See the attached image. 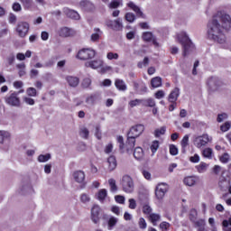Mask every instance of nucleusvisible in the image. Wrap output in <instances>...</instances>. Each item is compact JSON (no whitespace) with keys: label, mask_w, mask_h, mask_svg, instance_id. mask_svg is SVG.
<instances>
[{"label":"nucleus","mask_w":231,"mask_h":231,"mask_svg":"<svg viewBox=\"0 0 231 231\" xmlns=\"http://www.w3.org/2000/svg\"><path fill=\"white\" fill-rule=\"evenodd\" d=\"M231 17L223 12H217L208 24V37L218 44H225L226 37L224 30H230Z\"/></svg>","instance_id":"obj_1"},{"label":"nucleus","mask_w":231,"mask_h":231,"mask_svg":"<svg viewBox=\"0 0 231 231\" xmlns=\"http://www.w3.org/2000/svg\"><path fill=\"white\" fill-rule=\"evenodd\" d=\"M178 42L182 46V55L183 57H187L188 55H190L194 50H196V47L194 46V43L192 42V40L189 37V34L185 32H180L177 35Z\"/></svg>","instance_id":"obj_2"},{"label":"nucleus","mask_w":231,"mask_h":231,"mask_svg":"<svg viewBox=\"0 0 231 231\" xmlns=\"http://www.w3.org/2000/svg\"><path fill=\"white\" fill-rule=\"evenodd\" d=\"M121 186L123 191L126 194H133L134 192V180L129 175H124L121 179Z\"/></svg>","instance_id":"obj_3"},{"label":"nucleus","mask_w":231,"mask_h":231,"mask_svg":"<svg viewBox=\"0 0 231 231\" xmlns=\"http://www.w3.org/2000/svg\"><path fill=\"white\" fill-rule=\"evenodd\" d=\"M5 102L11 107H21V97L19 92H12L5 97Z\"/></svg>","instance_id":"obj_4"},{"label":"nucleus","mask_w":231,"mask_h":231,"mask_svg":"<svg viewBox=\"0 0 231 231\" xmlns=\"http://www.w3.org/2000/svg\"><path fill=\"white\" fill-rule=\"evenodd\" d=\"M97 52L93 49H82L78 52L77 58L79 60H89V59H94Z\"/></svg>","instance_id":"obj_5"},{"label":"nucleus","mask_w":231,"mask_h":231,"mask_svg":"<svg viewBox=\"0 0 231 231\" xmlns=\"http://www.w3.org/2000/svg\"><path fill=\"white\" fill-rule=\"evenodd\" d=\"M145 131V126L142 124L135 125L130 128V131L127 134V136L132 138H138Z\"/></svg>","instance_id":"obj_6"},{"label":"nucleus","mask_w":231,"mask_h":231,"mask_svg":"<svg viewBox=\"0 0 231 231\" xmlns=\"http://www.w3.org/2000/svg\"><path fill=\"white\" fill-rule=\"evenodd\" d=\"M210 140H212V139H210V137H208V134L199 135V136H197L194 138L193 144L198 149H201V147H205V145H207V143H208V142H210Z\"/></svg>","instance_id":"obj_7"},{"label":"nucleus","mask_w":231,"mask_h":231,"mask_svg":"<svg viewBox=\"0 0 231 231\" xmlns=\"http://www.w3.org/2000/svg\"><path fill=\"white\" fill-rule=\"evenodd\" d=\"M169 191V185L167 183H159L155 189V196L159 199H163L165 194Z\"/></svg>","instance_id":"obj_8"},{"label":"nucleus","mask_w":231,"mask_h":231,"mask_svg":"<svg viewBox=\"0 0 231 231\" xmlns=\"http://www.w3.org/2000/svg\"><path fill=\"white\" fill-rule=\"evenodd\" d=\"M30 30V24L26 22H20L17 24L16 32L19 37L23 38L25 35H28V32Z\"/></svg>","instance_id":"obj_9"},{"label":"nucleus","mask_w":231,"mask_h":231,"mask_svg":"<svg viewBox=\"0 0 231 231\" xmlns=\"http://www.w3.org/2000/svg\"><path fill=\"white\" fill-rule=\"evenodd\" d=\"M90 219L95 225L100 223V206L94 205L91 208Z\"/></svg>","instance_id":"obj_10"},{"label":"nucleus","mask_w":231,"mask_h":231,"mask_svg":"<svg viewBox=\"0 0 231 231\" xmlns=\"http://www.w3.org/2000/svg\"><path fill=\"white\" fill-rule=\"evenodd\" d=\"M134 145H136V139H134V137L127 135V140L125 144L124 152H127V154H133Z\"/></svg>","instance_id":"obj_11"},{"label":"nucleus","mask_w":231,"mask_h":231,"mask_svg":"<svg viewBox=\"0 0 231 231\" xmlns=\"http://www.w3.org/2000/svg\"><path fill=\"white\" fill-rule=\"evenodd\" d=\"M72 176L76 183H79V185L86 187V173L83 171H76L73 172Z\"/></svg>","instance_id":"obj_12"},{"label":"nucleus","mask_w":231,"mask_h":231,"mask_svg":"<svg viewBox=\"0 0 231 231\" xmlns=\"http://www.w3.org/2000/svg\"><path fill=\"white\" fill-rule=\"evenodd\" d=\"M108 28H111L115 32H122L124 29V24H122V19L118 18L117 20H109L106 22Z\"/></svg>","instance_id":"obj_13"},{"label":"nucleus","mask_w":231,"mask_h":231,"mask_svg":"<svg viewBox=\"0 0 231 231\" xmlns=\"http://www.w3.org/2000/svg\"><path fill=\"white\" fill-rule=\"evenodd\" d=\"M221 80H219L217 78H210L208 80V87L209 91H211L212 93L214 91H217V89H219V88H221Z\"/></svg>","instance_id":"obj_14"},{"label":"nucleus","mask_w":231,"mask_h":231,"mask_svg":"<svg viewBox=\"0 0 231 231\" xmlns=\"http://www.w3.org/2000/svg\"><path fill=\"white\" fill-rule=\"evenodd\" d=\"M127 6L130 10H133L135 13L136 17H141V19H146L147 16L143 12H142V9L140 6L136 5L134 2H129L127 4Z\"/></svg>","instance_id":"obj_15"},{"label":"nucleus","mask_w":231,"mask_h":231,"mask_svg":"<svg viewBox=\"0 0 231 231\" xmlns=\"http://www.w3.org/2000/svg\"><path fill=\"white\" fill-rule=\"evenodd\" d=\"M79 6L81 10H84L85 12H95V10L97 9V7L95 6V4H93L89 0H82L79 3Z\"/></svg>","instance_id":"obj_16"},{"label":"nucleus","mask_w":231,"mask_h":231,"mask_svg":"<svg viewBox=\"0 0 231 231\" xmlns=\"http://www.w3.org/2000/svg\"><path fill=\"white\" fill-rule=\"evenodd\" d=\"M63 14H65V15L69 19H74L75 21H79V19H80V14H79L77 11L68 7L63 9Z\"/></svg>","instance_id":"obj_17"},{"label":"nucleus","mask_w":231,"mask_h":231,"mask_svg":"<svg viewBox=\"0 0 231 231\" xmlns=\"http://www.w3.org/2000/svg\"><path fill=\"white\" fill-rule=\"evenodd\" d=\"M178 97H180V88H175L169 95L168 97V102H171V104H176V101L178 100Z\"/></svg>","instance_id":"obj_18"},{"label":"nucleus","mask_w":231,"mask_h":231,"mask_svg":"<svg viewBox=\"0 0 231 231\" xmlns=\"http://www.w3.org/2000/svg\"><path fill=\"white\" fill-rule=\"evenodd\" d=\"M107 165H108V171L112 172V171H115L116 169V165L118 163L116 162V157L115 155H111L107 158Z\"/></svg>","instance_id":"obj_19"},{"label":"nucleus","mask_w":231,"mask_h":231,"mask_svg":"<svg viewBox=\"0 0 231 231\" xmlns=\"http://www.w3.org/2000/svg\"><path fill=\"white\" fill-rule=\"evenodd\" d=\"M104 64L102 60H95L86 63L87 68H92V69H97Z\"/></svg>","instance_id":"obj_20"},{"label":"nucleus","mask_w":231,"mask_h":231,"mask_svg":"<svg viewBox=\"0 0 231 231\" xmlns=\"http://www.w3.org/2000/svg\"><path fill=\"white\" fill-rule=\"evenodd\" d=\"M60 37H73V35H75V31L68 27H63L60 29Z\"/></svg>","instance_id":"obj_21"},{"label":"nucleus","mask_w":231,"mask_h":231,"mask_svg":"<svg viewBox=\"0 0 231 231\" xmlns=\"http://www.w3.org/2000/svg\"><path fill=\"white\" fill-rule=\"evenodd\" d=\"M115 86L116 89L119 91H127V85L125 84V81L120 79H116L115 80Z\"/></svg>","instance_id":"obj_22"},{"label":"nucleus","mask_w":231,"mask_h":231,"mask_svg":"<svg viewBox=\"0 0 231 231\" xmlns=\"http://www.w3.org/2000/svg\"><path fill=\"white\" fill-rule=\"evenodd\" d=\"M66 80L70 88H77V86H79L80 82V79H79V78L73 76H68L66 78Z\"/></svg>","instance_id":"obj_23"},{"label":"nucleus","mask_w":231,"mask_h":231,"mask_svg":"<svg viewBox=\"0 0 231 231\" xmlns=\"http://www.w3.org/2000/svg\"><path fill=\"white\" fill-rule=\"evenodd\" d=\"M134 157L135 158V160H143V149H142V147H136L134 151Z\"/></svg>","instance_id":"obj_24"},{"label":"nucleus","mask_w":231,"mask_h":231,"mask_svg":"<svg viewBox=\"0 0 231 231\" xmlns=\"http://www.w3.org/2000/svg\"><path fill=\"white\" fill-rule=\"evenodd\" d=\"M148 217L151 223H152L153 226H156V223H158V221L162 219V217L160 216V214H156V213L150 214Z\"/></svg>","instance_id":"obj_25"},{"label":"nucleus","mask_w":231,"mask_h":231,"mask_svg":"<svg viewBox=\"0 0 231 231\" xmlns=\"http://www.w3.org/2000/svg\"><path fill=\"white\" fill-rule=\"evenodd\" d=\"M193 225L199 231H205V219L200 218L196 222H193Z\"/></svg>","instance_id":"obj_26"},{"label":"nucleus","mask_w":231,"mask_h":231,"mask_svg":"<svg viewBox=\"0 0 231 231\" xmlns=\"http://www.w3.org/2000/svg\"><path fill=\"white\" fill-rule=\"evenodd\" d=\"M116 223H118V218L115 217H110L107 221V228L108 230H113L115 226H116Z\"/></svg>","instance_id":"obj_27"},{"label":"nucleus","mask_w":231,"mask_h":231,"mask_svg":"<svg viewBox=\"0 0 231 231\" xmlns=\"http://www.w3.org/2000/svg\"><path fill=\"white\" fill-rule=\"evenodd\" d=\"M79 136H81V138H84V140H88V138H89V130L85 126L80 127Z\"/></svg>","instance_id":"obj_28"},{"label":"nucleus","mask_w":231,"mask_h":231,"mask_svg":"<svg viewBox=\"0 0 231 231\" xmlns=\"http://www.w3.org/2000/svg\"><path fill=\"white\" fill-rule=\"evenodd\" d=\"M124 5L122 0H112L111 3L108 4V8L116 9Z\"/></svg>","instance_id":"obj_29"},{"label":"nucleus","mask_w":231,"mask_h":231,"mask_svg":"<svg viewBox=\"0 0 231 231\" xmlns=\"http://www.w3.org/2000/svg\"><path fill=\"white\" fill-rule=\"evenodd\" d=\"M184 183H185L188 187H194V185H196V177H194V176L186 177V178L184 179Z\"/></svg>","instance_id":"obj_30"},{"label":"nucleus","mask_w":231,"mask_h":231,"mask_svg":"<svg viewBox=\"0 0 231 231\" xmlns=\"http://www.w3.org/2000/svg\"><path fill=\"white\" fill-rule=\"evenodd\" d=\"M196 169L198 172L202 174L203 172H207V170L208 169V164L206 162H200L199 165L196 166Z\"/></svg>","instance_id":"obj_31"},{"label":"nucleus","mask_w":231,"mask_h":231,"mask_svg":"<svg viewBox=\"0 0 231 231\" xmlns=\"http://www.w3.org/2000/svg\"><path fill=\"white\" fill-rule=\"evenodd\" d=\"M212 154H214L212 148H206L202 151V156L208 158V160H212Z\"/></svg>","instance_id":"obj_32"},{"label":"nucleus","mask_w":231,"mask_h":231,"mask_svg":"<svg viewBox=\"0 0 231 231\" xmlns=\"http://www.w3.org/2000/svg\"><path fill=\"white\" fill-rule=\"evenodd\" d=\"M143 106L145 107H154L156 106V102L152 98L143 99Z\"/></svg>","instance_id":"obj_33"},{"label":"nucleus","mask_w":231,"mask_h":231,"mask_svg":"<svg viewBox=\"0 0 231 231\" xmlns=\"http://www.w3.org/2000/svg\"><path fill=\"white\" fill-rule=\"evenodd\" d=\"M49 160H51V153L40 154L38 156V162H40V163H45V162H49Z\"/></svg>","instance_id":"obj_34"},{"label":"nucleus","mask_w":231,"mask_h":231,"mask_svg":"<svg viewBox=\"0 0 231 231\" xmlns=\"http://www.w3.org/2000/svg\"><path fill=\"white\" fill-rule=\"evenodd\" d=\"M151 84L152 88H161L162 79L160 77H155L151 79Z\"/></svg>","instance_id":"obj_35"},{"label":"nucleus","mask_w":231,"mask_h":231,"mask_svg":"<svg viewBox=\"0 0 231 231\" xmlns=\"http://www.w3.org/2000/svg\"><path fill=\"white\" fill-rule=\"evenodd\" d=\"M153 37L154 36L151 32H145L143 33V41H144L145 42H151Z\"/></svg>","instance_id":"obj_36"},{"label":"nucleus","mask_w":231,"mask_h":231,"mask_svg":"<svg viewBox=\"0 0 231 231\" xmlns=\"http://www.w3.org/2000/svg\"><path fill=\"white\" fill-rule=\"evenodd\" d=\"M125 19L127 23H134L136 21V15L133 13H126Z\"/></svg>","instance_id":"obj_37"},{"label":"nucleus","mask_w":231,"mask_h":231,"mask_svg":"<svg viewBox=\"0 0 231 231\" xmlns=\"http://www.w3.org/2000/svg\"><path fill=\"white\" fill-rule=\"evenodd\" d=\"M108 183L111 192H116V190H118V187L116 186V180L115 179H109Z\"/></svg>","instance_id":"obj_38"},{"label":"nucleus","mask_w":231,"mask_h":231,"mask_svg":"<svg viewBox=\"0 0 231 231\" xmlns=\"http://www.w3.org/2000/svg\"><path fill=\"white\" fill-rule=\"evenodd\" d=\"M106 198H107V190L105 189H100L97 193V199H99V201H104Z\"/></svg>","instance_id":"obj_39"},{"label":"nucleus","mask_w":231,"mask_h":231,"mask_svg":"<svg viewBox=\"0 0 231 231\" xmlns=\"http://www.w3.org/2000/svg\"><path fill=\"white\" fill-rule=\"evenodd\" d=\"M189 220L191 221V223H194L198 220V211L196 209H191L189 211Z\"/></svg>","instance_id":"obj_40"},{"label":"nucleus","mask_w":231,"mask_h":231,"mask_svg":"<svg viewBox=\"0 0 231 231\" xmlns=\"http://www.w3.org/2000/svg\"><path fill=\"white\" fill-rule=\"evenodd\" d=\"M10 133L0 131V143H3L5 140H8L10 138Z\"/></svg>","instance_id":"obj_41"},{"label":"nucleus","mask_w":231,"mask_h":231,"mask_svg":"<svg viewBox=\"0 0 231 231\" xmlns=\"http://www.w3.org/2000/svg\"><path fill=\"white\" fill-rule=\"evenodd\" d=\"M180 145L182 147L183 152H185V149H187V146L189 145V135L188 134H186L182 138V140L180 142Z\"/></svg>","instance_id":"obj_42"},{"label":"nucleus","mask_w":231,"mask_h":231,"mask_svg":"<svg viewBox=\"0 0 231 231\" xmlns=\"http://www.w3.org/2000/svg\"><path fill=\"white\" fill-rule=\"evenodd\" d=\"M22 3L23 6L29 10L33 5V0H20Z\"/></svg>","instance_id":"obj_43"},{"label":"nucleus","mask_w":231,"mask_h":231,"mask_svg":"<svg viewBox=\"0 0 231 231\" xmlns=\"http://www.w3.org/2000/svg\"><path fill=\"white\" fill-rule=\"evenodd\" d=\"M160 148V142L159 141H153L150 149L152 152V154H154L156 152V151H158V149Z\"/></svg>","instance_id":"obj_44"},{"label":"nucleus","mask_w":231,"mask_h":231,"mask_svg":"<svg viewBox=\"0 0 231 231\" xmlns=\"http://www.w3.org/2000/svg\"><path fill=\"white\" fill-rule=\"evenodd\" d=\"M165 131H166L165 126H162V127H161L160 129H156V130L154 131V136H155V138H160V136H162V134H165Z\"/></svg>","instance_id":"obj_45"},{"label":"nucleus","mask_w":231,"mask_h":231,"mask_svg":"<svg viewBox=\"0 0 231 231\" xmlns=\"http://www.w3.org/2000/svg\"><path fill=\"white\" fill-rule=\"evenodd\" d=\"M26 94L28 97H37V89L35 88H28L26 89Z\"/></svg>","instance_id":"obj_46"},{"label":"nucleus","mask_w":231,"mask_h":231,"mask_svg":"<svg viewBox=\"0 0 231 231\" xmlns=\"http://www.w3.org/2000/svg\"><path fill=\"white\" fill-rule=\"evenodd\" d=\"M97 102V95H92L86 98V103L89 106H93Z\"/></svg>","instance_id":"obj_47"},{"label":"nucleus","mask_w":231,"mask_h":231,"mask_svg":"<svg viewBox=\"0 0 231 231\" xmlns=\"http://www.w3.org/2000/svg\"><path fill=\"white\" fill-rule=\"evenodd\" d=\"M80 201L81 203H84V204L89 203V201H91V198H89V195L83 193L80 196Z\"/></svg>","instance_id":"obj_48"},{"label":"nucleus","mask_w":231,"mask_h":231,"mask_svg":"<svg viewBox=\"0 0 231 231\" xmlns=\"http://www.w3.org/2000/svg\"><path fill=\"white\" fill-rule=\"evenodd\" d=\"M143 99H134V100H131L129 102V106L130 107H136V106H140V104H143Z\"/></svg>","instance_id":"obj_49"},{"label":"nucleus","mask_w":231,"mask_h":231,"mask_svg":"<svg viewBox=\"0 0 231 231\" xmlns=\"http://www.w3.org/2000/svg\"><path fill=\"white\" fill-rule=\"evenodd\" d=\"M82 88L87 89V88H89L91 86V79L85 78L81 83Z\"/></svg>","instance_id":"obj_50"},{"label":"nucleus","mask_w":231,"mask_h":231,"mask_svg":"<svg viewBox=\"0 0 231 231\" xmlns=\"http://www.w3.org/2000/svg\"><path fill=\"white\" fill-rule=\"evenodd\" d=\"M138 225L139 228H141L142 230H145V228H147V222H145V218L143 217H141L139 219Z\"/></svg>","instance_id":"obj_51"},{"label":"nucleus","mask_w":231,"mask_h":231,"mask_svg":"<svg viewBox=\"0 0 231 231\" xmlns=\"http://www.w3.org/2000/svg\"><path fill=\"white\" fill-rule=\"evenodd\" d=\"M143 66H149V58L145 57L143 61L138 62L137 67L142 69Z\"/></svg>","instance_id":"obj_52"},{"label":"nucleus","mask_w":231,"mask_h":231,"mask_svg":"<svg viewBox=\"0 0 231 231\" xmlns=\"http://www.w3.org/2000/svg\"><path fill=\"white\" fill-rule=\"evenodd\" d=\"M230 127H231L230 122H226L224 125L220 126V131H222V133H226V131H228Z\"/></svg>","instance_id":"obj_53"},{"label":"nucleus","mask_w":231,"mask_h":231,"mask_svg":"<svg viewBox=\"0 0 231 231\" xmlns=\"http://www.w3.org/2000/svg\"><path fill=\"white\" fill-rule=\"evenodd\" d=\"M117 142L119 143V149L121 151V152H124V148L125 143H124V137L123 136H118L117 137Z\"/></svg>","instance_id":"obj_54"},{"label":"nucleus","mask_w":231,"mask_h":231,"mask_svg":"<svg viewBox=\"0 0 231 231\" xmlns=\"http://www.w3.org/2000/svg\"><path fill=\"white\" fill-rule=\"evenodd\" d=\"M106 58L108 59V60H118V53L108 52L106 54Z\"/></svg>","instance_id":"obj_55"},{"label":"nucleus","mask_w":231,"mask_h":231,"mask_svg":"<svg viewBox=\"0 0 231 231\" xmlns=\"http://www.w3.org/2000/svg\"><path fill=\"white\" fill-rule=\"evenodd\" d=\"M170 154H171V156H176L178 154V147H176V145H170Z\"/></svg>","instance_id":"obj_56"},{"label":"nucleus","mask_w":231,"mask_h":231,"mask_svg":"<svg viewBox=\"0 0 231 231\" xmlns=\"http://www.w3.org/2000/svg\"><path fill=\"white\" fill-rule=\"evenodd\" d=\"M143 214L151 216L152 214L151 212H152V208H151V206L146 204L143 207Z\"/></svg>","instance_id":"obj_57"},{"label":"nucleus","mask_w":231,"mask_h":231,"mask_svg":"<svg viewBox=\"0 0 231 231\" xmlns=\"http://www.w3.org/2000/svg\"><path fill=\"white\" fill-rule=\"evenodd\" d=\"M220 162L222 163H228V162H230V155H228V153H224L221 157H220Z\"/></svg>","instance_id":"obj_58"},{"label":"nucleus","mask_w":231,"mask_h":231,"mask_svg":"<svg viewBox=\"0 0 231 231\" xmlns=\"http://www.w3.org/2000/svg\"><path fill=\"white\" fill-rule=\"evenodd\" d=\"M115 199L116 203H120L121 205H124V203H125V197L124 196L117 195L115 197Z\"/></svg>","instance_id":"obj_59"},{"label":"nucleus","mask_w":231,"mask_h":231,"mask_svg":"<svg viewBox=\"0 0 231 231\" xmlns=\"http://www.w3.org/2000/svg\"><path fill=\"white\" fill-rule=\"evenodd\" d=\"M95 136L97 140H102V132L100 131V125L96 126Z\"/></svg>","instance_id":"obj_60"},{"label":"nucleus","mask_w":231,"mask_h":231,"mask_svg":"<svg viewBox=\"0 0 231 231\" xmlns=\"http://www.w3.org/2000/svg\"><path fill=\"white\" fill-rule=\"evenodd\" d=\"M129 202V208H131L132 210H134V208H136V200L134 199H129L128 200Z\"/></svg>","instance_id":"obj_61"},{"label":"nucleus","mask_w":231,"mask_h":231,"mask_svg":"<svg viewBox=\"0 0 231 231\" xmlns=\"http://www.w3.org/2000/svg\"><path fill=\"white\" fill-rule=\"evenodd\" d=\"M14 62H15V55L10 54L9 57L7 58L8 66L14 65Z\"/></svg>","instance_id":"obj_62"},{"label":"nucleus","mask_w":231,"mask_h":231,"mask_svg":"<svg viewBox=\"0 0 231 231\" xmlns=\"http://www.w3.org/2000/svg\"><path fill=\"white\" fill-rule=\"evenodd\" d=\"M170 226H171V224H169V222H162L160 224L161 230H169Z\"/></svg>","instance_id":"obj_63"},{"label":"nucleus","mask_w":231,"mask_h":231,"mask_svg":"<svg viewBox=\"0 0 231 231\" xmlns=\"http://www.w3.org/2000/svg\"><path fill=\"white\" fill-rule=\"evenodd\" d=\"M222 226L223 231H231V226H228V222H226V220H223Z\"/></svg>","instance_id":"obj_64"}]
</instances>
